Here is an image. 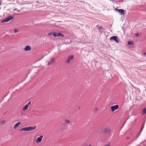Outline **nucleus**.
<instances>
[{
	"label": "nucleus",
	"mask_w": 146,
	"mask_h": 146,
	"mask_svg": "<svg viewBox=\"0 0 146 146\" xmlns=\"http://www.w3.org/2000/svg\"><path fill=\"white\" fill-rule=\"evenodd\" d=\"M110 40H114L117 43L119 42V39L118 38L117 36H113L110 37Z\"/></svg>",
	"instance_id": "1"
},
{
	"label": "nucleus",
	"mask_w": 146,
	"mask_h": 146,
	"mask_svg": "<svg viewBox=\"0 0 146 146\" xmlns=\"http://www.w3.org/2000/svg\"><path fill=\"white\" fill-rule=\"evenodd\" d=\"M64 35L60 32H54L53 34V36L54 37H56L59 36H61L63 37L64 36Z\"/></svg>",
	"instance_id": "2"
},
{
	"label": "nucleus",
	"mask_w": 146,
	"mask_h": 146,
	"mask_svg": "<svg viewBox=\"0 0 146 146\" xmlns=\"http://www.w3.org/2000/svg\"><path fill=\"white\" fill-rule=\"evenodd\" d=\"M73 58L74 56L72 55L69 56L67 58V60L65 61V63L67 64L69 63L73 59Z\"/></svg>",
	"instance_id": "3"
},
{
	"label": "nucleus",
	"mask_w": 146,
	"mask_h": 146,
	"mask_svg": "<svg viewBox=\"0 0 146 146\" xmlns=\"http://www.w3.org/2000/svg\"><path fill=\"white\" fill-rule=\"evenodd\" d=\"M54 61L55 58H51L50 61H47L48 63L47 64V65L48 66H50L51 64L54 63Z\"/></svg>",
	"instance_id": "4"
},
{
	"label": "nucleus",
	"mask_w": 146,
	"mask_h": 146,
	"mask_svg": "<svg viewBox=\"0 0 146 146\" xmlns=\"http://www.w3.org/2000/svg\"><path fill=\"white\" fill-rule=\"evenodd\" d=\"M112 111L113 112L119 108V106L118 105L113 106L111 107Z\"/></svg>",
	"instance_id": "5"
},
{
	"label": "nucleus",
	"mask_w": 146,
	"mask_h": 146,
	"mask_svg": "<svg viewBox=\"0 0 146 146\" xmlns=\"http://www.w3.org/2000/svg\"><path fill=\"white\" fill-rule=\"evenodd\" d=\"M115 10L118 11L121 15H124V10L123 9H118L117 8L115 9Z\"/></svg>",
	"instance_id": "6"
},
{
	"label": "nucleus",
	"mask_w": 146,
	"mask_h": 146,
	"mask_svg": "<svg viewBox=\"0 0 146 146\" xmlns=\"http://www.w3.org/2000/svg\"><path fill=\"white\" fill-rule=\"evenodd\" d=\"M110 129L108 127H106L102 129V131L105 133H107L110 131Z\"/></svg>",
	"instance_id": "7"
},
{
	"label": "nucleus",
	"mask_w": 146,
	"mask_h": 146,
	"mask_svg": "<svg viewBox=\"0 0 146 146\" xmlns=\"http://www.w3.org/2000/svg\"><path fill=\"white\" fill-rule=\"evenodd\" d=\"M43 137V135H40L39 137H38L36 140V143L40 142L42 140Z\"/></svg>",
	"instance_id": "8"
},
{
	"label": "nucleus",
	"mask_w": 146,
	"mask_h": 146,
	"mask_svg": "<svg viewBox=\"0 0 146 146\" xmlns=\"http://www.w3.org/2000/svg\"><path fill=\"white\" fill-rule=\"evenodd\" d=\"M36 128V126L34 127L32 126H29L27 127V131H32L35 129Z\"/></svg>",
	"instance_id": "9"
},
{
	"label": "nucleus",
	"mask_w": 146,
	"mask_h": 146,
	"mask_svg": "<svg viewBox=\"0 0 146 146\" xmlns=\"http://www.w3.org/2000/svg\"><path fill=\"white\" fill-rule=\"evenodd\" d=\"M31 47L29 45H27L25 46V47L24 48V49L25 51H29L31 50Z\"/></svg>",
	"instance_id": "10"
},
{
	"label": "nucleus",
	"mask_w": 146,
	"mask_h": 146,
	"mask_svg": "<svg viewBox=\"0 0 146 146\" xmlns=\"http://www.w3.org/2000/svg\"><path fill=\"white\" fill-rule=\"evenodd\" d=\"M14 17V16H9L5 19V20H6L7 22H8L11 20L13 19Z\"/></svg>",
	"instance_id": "11"
},
{
	"label": "nucleus",
	"mask_w": 146,
	"mask_h": 146,
	"mask_svg": "<svg viewBox=\"0 0 146 146\" xmlns=\"http://www.w3.org/2000/svg\"><path fill=\"white\" fill-rule=\"evenodd\" d=\"M21 124V122H18L14 126V129H15L16 128L18 127L19 125Z\"/></svg>",
	"instance_id": "12"
},
{
	"label": "nucleus",
	"mask_w": 146,
	"mask_h": 146,
	"mask_svg": "<svg viewBox=\"0 0 146 146\" xmlns=\"http://www.w3.org/2000/svg\"><path fill=\"white\" fill-rule=\"evenodd\" d=\"M28 106L27 105L25 106L23 108V110L25 111L27 109Z\"/></svg>",
	"instance_id": "13"
},
{
	"label": "nucleus",
	"mask_w": 146,
	"mask_h": 146,
	"mask_svg": "<svg viewBox=\"0 0 146 146\" xmlns=\"http://www.w3.org/2000/svg\"><path fill=\"white\" fill-rule=\"evenodd\" d=\"M70 123V121L68 119H66L64 120L65 124H66V123H67L68 124H69Z\"/></svg>",
	"instance_id": "14"
},
{
	"label": "nucleus",
	"mask_w": 146,
	"mask_h": 146,
	"mask_svg": "<svg viewBox=\"0 0 146 146\" xmlns=\"http://www.w3.org/2000/svg\"><path fill=\"white\" fill-rule=\"evenodd\" d=\"M27 131V127H25L24 128H23L21 130H20V131Z\"/></svg>",
	"instance_id": "15"
},
{
	"label": "nucleus",
	"mask_w": 146,
	"mask_h": 146,
	"mask_svg": "<svg viewBox=\"0 0 146 146\" xmlns=\"http://www.w3.org/2000/svg\"><path fill=\"white\" fill-rule=\"evenodd\" d=\"M144 124L145 123H144L142 125V126L140 129V131L141 132L142 131L143 128L144 127Z\"/></svg>",
	"instance_id": "16"
},
{
	"label": "nucleus",
	"mask_w": 146,
	"mask_h": 146,
	"mask_svg": "<svg viewBox=\"0 0 146 146\" xmlns=\"http://www.w3.org/2000/svg\"><path fill=\"white\" fill-rule=\"evenodd\" d=\"M54 32H50L48 34V35L49 36H51L52 35L53 36V34Z\"/></svg>",
	"instance_id": "17"
},
{
	"label": "nucleus",
	"mask_w": 146,
	"mask_h": 146,
	"mask_svg": "<svg viewBox=\"0 0 146 146\" xmlns=\"http://www.w3.org/2000/svg\"><path fill=\"white\" fill-rule=\"evenodd\" d=\"M143 112L144 114L146 113V108H144L143 110Z\"/></svg>",
	"instance_id": "18"
},
{
	"label": "nucleus",
	"mask_w": 146,
	"mask_h": 146,
	"mask_svg": "<svg viewBox=\"0 0 146 146\" xmlns=\"http://www.w3.org/2000/svg\"><path fill=\"white\" fill-rule=\"evenodd\" d=\"M18 31H19V30L17 29H15L14 30V33H17L18 32Z\"/></svg>",
	"instance_id": "19"
},
{
	"label": "nucleus",
	"mask_w": 146,
	"mask_h": 146,
	"mask_svg": "<svg viewBox=\"0 0 146 146\" xmlns=\"http://www.w3.org/2000/svg\"><path fill=\"white\" fill-rule=\"evenodd\" d=\"M5 20H6V19H5L2 20L1 21V23H4L5 22H7Z\"/></svg>",
	"instance_id": "20"
},
{
	"label": "nucleus",
	"mask_w": 146,
	"mask_h": 146,
	"mask_svg": "<svg viewBox=\"0 0 146 146\" xmlns=\"http://www.w3.org/2000/svg\"><path fill=\"white\" fill-rule=\"evenodd\" d=\"M133 43V42L131 41H128V44L129 45H131Z\"/></svg>",
	"instance_id": "21"
},
{
	"label": "nucleus",
	"mask_w": 146,
	"mask_h": 146,
	"mask_svg": "<svg viewBox=\"0 0 146 146\" xmlns=\"http://www.w3.org/2000/svg\"><path fill=\"white\" fill-rule=\"evenodd\" d=\"M98 28L101 29H103V27L101 26H100L98 27Z\"/></svg>",
	"instance_id": "22"
},
{
	"label": "nucleus",
	"mask_w": 146,
	"mask_h": 146,
	"mask_svg": "<svg viewBox=\"0 0 146 146\" xmlns=\"http://www.w3.org/2000/svg\"><path fill=\"white\" fill-rule=\"evenodd\" d=\"M5 121L3 120V121H1V123L2 124H4V123H5Z\"/></svg>",
	"instance_id": "23"
},
{
	"label": "nucleus",
	"mask_w": 146,
	"mask_h": 146,
	"mask_svg": "<svg viewBox=\"0 0 146 146\" xmlns=\"http://www.w3.org/2000/svg\"><path fill=\"white\" fill-rule=\"evenodd\" d=\"M31 103V102H29L28 104H27V105L28 106H29V105Z\"/></svg>",
	"instance_id": "24"
},
{
	"label": "nucleus",
	"mask_w": 146,
	"mask_h": 146,
	"mask_svg": "<svg viewBox=\"0 0 146 146\" xmlns=\"http://www.w3.org/2000/svg\"><path fill=\"white\" fill-rule=\"evenodd\" d=\"M130 139V137H126V139Z\"/></svg>",
	"instance_id": "25"
},
{
	"label": "nucleus",
	"mask_w": 146,
	"mask_h": 146,
	"mask_svg": "<svg viewBox=\"0 0 146 146\" xmlns=\"http://www.w3.org/2000/svg\"><path fill=\"white\" fill-rule=\"evenodd\" d=\"M139 35L138 34H135V36H138Z\"/></svg>",
	"instance_id": "26"
},
{
	"label": "nucleus",
	"mask_w": 146,
	"mask_h": 146,
	"mask_svg": "<svg viewBox=\"0 0 146 146\" xmlns=\"http://www.w3.org/2000/svg\"><path fill=\"white\" fill-rule=\"evenodd\" d=\"M105 146H110V144L106 145H105Z\"/></svg>",
	"instance_id": "27"
},
{
	"label": "nucleus",
	"mask_w": 146,
	"mask_h": 146,
	"mask_svg": "<svg viewBox=\"0 0 146 146\" xmlns=\"http://www.w3.org/2000/svg\"><path fill=\"white\" fill-rule=\"evenodd\" d=\"M146 54V53L145 52H144V53H143V55H145Z\"/></svg>",
	"instance_id": "28"
},
{
	"label": "nucleus",
	"mask_w": 146,
	"mask_h": 146,
	"mask_svg": "<svg viewBox=\"0 0 146 146\" xmlns=\"http://www.w3.org/2000/svg\"><path fill=\"white\" fill-rule=\"evenodd\" d=\"M95 110L96 111H98V109L97 108H96V109H95Z\"/></svg>",
	"instance_id": "29"
},
{
	"label": "nucleus",
	"mask_w": 146,
	"mask_h": 146,
	"mask_svg": "<svg viewBox=\"0 0 146 146\" xmlns=\"http://www.w3.org/2000/svg\"><path fill=\"white\" fill-rule=\"evenodd\" d=\"M16 9H14V11H15Z\"/></svg>",
	"instance_id": "30"
},
{
	"label": "nucleus",
	"mask_w": 146,
	"mask_h": 146,
	"mask_svg": "<svg viewBox=\"0 0 146 146\" xmlns=\"http://www.w3.org/2000/svg\"><path fill=\"white\" fill-rule=\"evenodd\" d=\"M17 11H18V12H19V11L17 10Z\"/></svg>",
	"instance_id": "31"
},
{
	"label": "nucleus",
	"mask_w": 146,
	"mask_h": 146,
	"mask_svg": "<svg viewBox=\"0 0 146 146\" xmlns=\"http://www.w3.org/2000/svg\"><path fill=\"white\" fill-rule=\"evenodd\" d=\"M1 5V4L0 3V6Z\"/></svg>",
	"instance_id": "32"
},
{
	"label": "nucleus",
	"mask_w": 146,
	"mask_h": 146,
	"mask_svg": "<svg viewBox=\"0 0 146 146\" xmlns=\"http://www.w3.org/2000/svg\"><path fill=\"white\" fill-rule=\"evenodd\" d=\"M145 9L146 10V7L145 8Z\"/></svg>",
	"instance_id": "33"
}]
</instances>
